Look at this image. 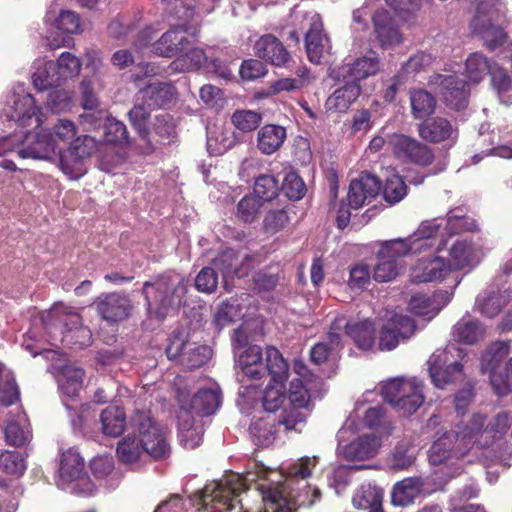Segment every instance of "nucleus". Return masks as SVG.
<instances>
[{
	"instance_id": "nucleus-1",
	"label": "nucleus",
	"mask_w": 512,
	"mask_h": 512,
	"mask_svg": "<svg viewBox=\"0 0 512 512\" xmlns=\"http://www.w3.org/2000/svg\"><path fill=\"white\" fill-rule=\"evenodd\" d=\"M318 462L317 457H302L292 463L286 470L283 482L256 484L255 497L246 493L249 482L256 481L255 475L232 473L220 481L206 484L194 493V501L204 510L211 512H229L239 504L240 512H293L297 506L305 505L301 495L293 490L296 480H305L312 474Z\"/></svg>"
},
{
	"instance_id": "nucleus-2",
	"label": "nucleus",
	"mask_w": 512,
	"mask_h": 512,
	"mask_svg": "<svg viewBox=\"0 0 512 512\" xmlns=\"http://www.w3.org/2000/svg\"><path fill=\"white\" fill-rule=\"evenodd\" d=\"M486 417L475 414L464 429L455 434H445L443 438L435 441L431 447L433 462H442L444 459L459 458L466 455L474 446L488 448L497 439L495 434L485 426Z\"/></svg>"
},
{
	"instance_id": "nucleus-3",
	"label": "nucleus",
	"mask_w": 512,
	"mask_h": 512,
	"mask_svg": "<svg viewBox=\"0 0 512 512\" xmlns=\"http://www.w3.org/2000/svg\"><path fill=\"white\" fill-rule=\"evenodd\" d=\"M187 293L184 279L176 273L167 272L143 284L142 294L151 317L164 320L169 312L178 308Z\"/></svg>"
},
{
	"instance_id": "nucleus-4",
	"label": "nucleus",
	"mask_w": 512,
	"mask_h": 512,
	"mask_svg": "<svg viewBox=\"0 0 512 512\" xmlns=\"http://www.w3.org/2000/svg\"><path fill=\"white\" fill-rule=\"evenodd\" d=\"M242 372L250 379L258 380L266 375L276 383L286 382L289 366L280 351L275 347H268L263 358L260 346H249L239 357Z\"/></svg>"
},
{
	"instance_id": "nucleus-5",
	"label": "nucleus",
	"mask_w": 512,
	"mask_h": 512,
	"mask_svg": "<svg viewBox=\"0 0 512 512\" xmlns=\"http://www.w3.org/2000/svg\"><path fill=\"white\" fill-rule=\"evenodd\" d=\"M466 352L454 344L444 349H437L427 361L428 372L432 383L439 389H445L464 376V360Z\"/></svg>"
},
{
	"instance_id": "nucleus-6",
	"label": "nucleus",
	"mask_w": 512,
	"mask_h": 512,
	"mask_svg": "<svg viewBox=\"0 0 512 512\" xmlns=\"http://www.w3.org/2000/svg\"><path fill=\"white\" fill-rule=\"evenodd\" d=\"M424 384L416 377H396L381 389L383 399L404 416L414 414L424 403Z\"/></svg>"
},
{
	"instance_id": "nucleus-7",
	"label": "nucleus",
	"mask_w": 512,
	"mask_h": 512,
	"mask_svg": "<svg viewBox=\"0 0 512 512\" xmlns=\"http://www.w3.org/2000/svg\"><path fill=\"white\" fill-rule=\"evenodd\" d=\"M133 433L138 434L145 452L155 460L165 459L171 448L167 432L154 420L150 411L136 410L130 420Z\"/></svg>"
},
{
	"instance_id": "nucleus-8",
	"label": "nucleus",
	"mask_w": 512,
	"mask_h": 512,
	"mask_svg": "<svg viewBox=\"0 0 512 512\" xmlns=\"http://www.w3.org/2000/svg\"><path fill=\"white\" fill-rule=\"evenodd\" d=\"M388 147L399 160L419 166H429L434 161V152L427 145L404 134H394L388 140Z\"/></svg>"
},
{
	"instance_id": "nucleus-9",
	"label": "nucleus",
	"mask_w": 512,
	"mask_h": 512,
	"mask_svg": "<svg viewBox=\"0 0 512 512\" xmlns=\"http://www.w3.org/2000/svg\"><path fill=\"white\" fill-rule=\"evenodd\" d=\"M99 317L109 323H118L128 319L133 312V304L124 292L101 293L93 302Z\"/></svg>"
},
{
	"instance_id": "nucleus-10",
	"label": "nucleus",
	"mask_w": 512,
	"mask_h": 512,
	"mask_svg": "<svg viewBox=\"0 0 512 512\" xmlns=\"http://www.w3.org/2000/svg\"><path fill=\"white\" fill-rule=\"evenodd\" d=\"M134 45L143 53L171 58L187 49L186 37L177 38V34H162L153 41V34H137Z\"/></svg>"
},
{
	"instance_id": "nucleus-11",
	"label": "nucleus",
	"mask_w": 512,
	"mask_h": 512,
	"mask_svg": "<svg viewBox=\"0 0 512 512\" xmlns=\"http://www.w3.org/2000/svg\"><path fill=\"white\" fill-rule=\"evenodd\" d=\"M371 56H361L344 62L332 70L331 76L335 80H350L361 84L362 80L375 76L380 71V59L371 50Z\"/></svg>"
},
{
	"instance_id": "nucleus-12",
	"label": "nucleus",
	"mask_w": 512,
	"mask_h": 512,
	"mask_svg": "<svg viewBox=\"0 0 512 512\" xmlns=\"http://www.w3.org/2000/svg\"><path fill=\"white\" fill-rule=\"evenodd\" d=\"M177 401L180 409L197 416H209L216 412L221 404V394L216 389H200L192 397L178 391Z\"/></svg>"
},
{
	"instance_id": "nucleus-13",
	"label": "nucleus",
	"mask_w": 512,
	"mask_h": 512,
	"mask_svg": "<svg viewBox=\"0 0 512 512\" xmlns=\"http://www.w3.org/2000/svg\"><path fill=\"white\" fill-rule=\"evenodd\" d=\"M344 316H337L330 324L325 338L315 343L310 351V361L315 365H321L334 358L343 348L341 331L343 330Z\"/></svg>"
},
{
	"instance_id": "nucleus-14",
	"label": "nucleus",
	"mask_w": 512,
	"mask_h": 512,
	"mask_svg": "<svg viewBox=\"0 0 512 512\" xmlns=\"http://www.w3.org/2000/svg\"><path fill=\"white\" fill-rule=\"evenodd\" d=\"M418 134L421 139L428 143H453L458 137V128L451 119L432 116L424 119L418 125Z\"/></svg>"
},
{
	"instance_id": "nucleus-15",
	"label": "nucleus",
	"mask_w": 512,
	"mask_h": 512,
	"mask_svg": "<svg viewBox=\"0 0 512 512\" xmlns=\"http://www.w3.org/2000/svg\"><path fill=\"white\" fill-rule=\"evenodd\" d=\"M416 330L415 321L409 316L395 315L381 328L379 335L380 350H393L400 340L409 339Z\"/></svg>"
},
{
	"instance_id": "nucleus-16",
	"label": "nucleus",
	"mask_w": 512,
	"mask_h": 512,
	"mask_svg": "<svg viewBox=\"0 0 512 512\" xmlns=\"http://www.w3.org/2000/svg\"><path fill=\"white\" fill-rule=\"evenodd\" d=\"M445 104L456 111L464 109L468 104L470 88L468 83L458 75H437Z\"/></svg>"
},
{
	"instance_id": "nucleus-17",
	"label": "nucleus",
	"mask_w": 512,
	"mask_h": 512,
	"mask_svg": "<svg viewBox=\"0 0 512 512\" xmlns=\"http://www.w3.org/2000/svg\"><path fill=\"white\" fill-rule=\"evenodd\" d=\"M381 183L369 172H362L357 179L351 181L348 191L349 206L358 209L371 203L379 194Z\"/></svg>"
},
{
	"instance_id": "nucleus-18",
	"label": "nucleus",
	"mask_w": 512,
	"mask_h": 512,
	"mask_svg": "<svg viewBox=\"0 0 512 512\" xmlns=\"http://www.w3.org/2000/svg\"><path fill=\"white\" fill-rule=\"evenodd\" d=\"M449 273V267L444 258L422 257L411 268L410 279L416 284L428 283L443 280Z\"/></svg>"
},
{
	"instance_id": "nucleus-19",
	"label": "nucleus",
	"mask_w": 512,
	"mask_h": 512,
	"mask_svg": "<svg viewBox=\"0 0 512 512\" xmlns=\"http://www.w3.org/2000/svg\"><path fill=\"white\" fill-rule=\"evenodd\" d=\"M14 113L12 117L18 123V126L25 128V141L31 135L28 128L38 129L42 124L41 108L36 105L35 98L31 94H26L19 97L14 102Z\"/></svg>"
},
{
	"instance_id": "nucleus-20",
	"label": "nucleus",
	"mask_w": 512,
	"mask_h": 512,
	"mask_svg": "<svg viewBox=\"0 0 512 512\" xmlns=\"http://www.w3.org/2000/svg\"><path fill=\"white\" fill-rule=\"evenodd\" d=\"M151 111L142 102L141 104L134 105L128 112L129 121L140 138L141 144L139 149L143 155H151L155 152V145L148 126Z\"/></svg>"
},
{
	"instance_id": "nucleus-21",
	"label": "nucleus",
	"mask_w": 512,
	"mask_h": 512,
	"mask_svg": "<svg viewBox=\"0 0 512 512\" xmlns=\"http://www.w3.org/2000/svg\"><path fill=\"white\" fill-rule=\"evenodd\" d=\"M254 50L258 58L274 66H286L291 59L288 50L274 34H263L256 41Z\"/></svg>"
},
{
	"instance_id": "nucleus-22",
	"label": "nucleus",
	"mask_w": 512,
	"mask_h": 512,
	"mask_svg": "<svg viewBox=\"0 0 512 512\" xmlns=\"http://www.w3.org/2000/svg\"><path fill=\"white\" fill-rule=\"evenodd\" d=\"M139 94L149 110H157L169 107L177 97V90L171 83L156 82L146 85Z\"/></svg>"
},
{
	"instance_id": "nucleus-23",
	"label": "nucleus",
	"mask_w": 512,
	"mask_h": 512,
	"mask_svg": "<svg viewBox=\"0 0 512 512\" xmlns=\"http://www.w3.org/2000/svg\"><path fill=\"white\" fill-rule=\"evenodd\" d=\"M343 329L359 349L371 350L373 348L376 340V329L373 321L366 319L350 322L346 321L344 317Z\"/></svg>"
},
{
	"instance_id": "nucleus-24",
	"label": "nucleus",
	"mask_w": 512,
	"mask_h": 512,
	"mask_svg": "<svg viewBox=\"0 0 512 512\" xmlns=\"http://www.w3.org/2000/svg\"><path fill=\"white\" fill-rule=\"evenodd\" d=\"M344 85L337 88L327 99L326 106L329 110L336 112H346L350 106L358 99L362 92L361 84L351 82L350 80H337Z\"/></svg>"
},
{
	"instance_id": "nucleus-25",
	"label": "nucleus",
	"mask_w": 512,
	"mask_h": 512,
	"mask_svg": "<svg viewBox=\"0 0 512 512\" xmlns=\"http://www.w3.org/2000/svg\"><path fill=\"white\" fill-rule=\"evenodd\" d=\"M287 138L286 128L281 125L267 124L257 133V148L264 155L277 152Z\"/></svg>"
},
{
	"instance_id": "nucleus-26",
	"label": "nucleus",
	"mask_w": 512,
	"mask_h": 512,
	"mask_svg": "<svg viewBox=\"0 0 512 512\" xmlns=\"http://www.w3.org/2000/svg\"><path fill=\"white\" fill-rule=\"evenodd\" d=\"M57 323L60 325L61 333L62 331H69L71 328L74 330L78 329V327L84 326L81 315L75 312L73 308L67 307L63 304L54 305L44 319L46 328L56 326Z\"/></svg>"
},
{
	"instance_id": "nucleus-27",
	"label": "nucleus",
	"mask_w": 512,
	"mask_h": 512,
	"mask_svg": "<svg viewBox=\"0 0 512 512\" xmlns=\"http://www.w3.org/2000/svg\"><path fill=\"white\" fill-rule=\"evenodd\" d=\"M276 414H267L255 420L249 427L253 443L258 447H268L278 432Z\"/></svg>"
},
{
	"instance_id": "nucleus-28",
	"label": "nucleus",
	"mask_w": 512,
	"mask_h": 512,
	"mask_svg": "<svg viewBox=\"0 0 512 512\" xmlns=\"http://www.w3.org/2000/svg\"><path fill=\"white\" fill-rule=\"evenodd\" d=\"M378 246L379 249L376 251L377 259L400 261L401 258L410 254H418L416 247L413 246V242H410L408 237L380 241Z\"/></svg>"
},
{
	"instance_id": "nucleus-29",
	"label": "nucleus",
	"mask_w": 512,
	"mask_h": 512,
	"mask_svg": "<svg viewBox=\"0 0 512 512\" xmlns=\"http://www.w3.org/2000/svg\"><path fill=\"white\" fill-rule=\"evenodd\" d=\"M155 151L161 145L170 144L176 138V125L170 114H159L155 117L150 129Z\"/></svg>"
},
{
	"instance_id": "nucleus-30",
	"label": "nucleus",
	"mask_w": 512,
	"mask_h": 512,
	"mask_svg": "<svg viewBox=\"0 0 512 512\" xmlns=\"http://www.w3.org/2000/svg\"><path fill=\"white\" fill-rule=\"evenodd\" d=\"M383 491L376 486L362 485L353 496V505L369 512H384L382 509Z\"/></svg>"
},
{
	"instance_id": "nucleus-31",
	"label": "nucleus",
	"mask_w": 512,
	"mask_h": 512,
	"mask_svg": "<svg viewBox=\"0 0 512 512\" xmlns=\"http://www.w3.org/2000/svg\"><path fill=\"white\" fill-rule=\"evenodd\" d=\"M102 432L110 437L120 436L126 427V414L122 407L110 406L100 415Z\"/></svg>"
},
{
	"instance_id": "nucleus-32",
	"label": "nucleus",
	"mask_w": 512,
	"mask_h": 512,
	"mask_svg": "<svg viewBox=\"0 0 512 512\" xmlns=\"http://www.w3.org/2000/svg\"><path fill=\"white\" fill-rule=\"evenodd\" d=\"M440 226L441 224L437 222V219L425 220L421 222L412 235L408 236L410 242H413V246L416 247L418 254L433 247Z\"/></svg>"
},
{
	"instance_id": "nucleus-33",
	"label": "nucleus",
	"mask_w": 512,
	"mask_h": 512,
	"mask_svg": "<svg viewBox=\"0 0 512 512\" xmlns=\"http://www.w3.org/2000/svg\"><path fill=\"white\" fill-rule=\"evenodd\" d=\"M380 447V439L375 435H362L346 446L347 456L353 460L372 458Z\"/></svg>"
},
{
	"instance_id": "nucleus-34",
	"label": "nucleus",
	"mask_w": 512,
	"mask_h": 512,
	"mask_svg": "<svg viewBox=\"0 0 512 512\" xmlns=\"http://www.w3.org/2000/svg\"><path fill=\"white\" fill-rule=\"evenodd\" d=\"M84 470V461L78 452L69 449L62 453L59 475L64 482H73L78 480Z\"/></svg>"
},
{
	"instance_id": "nucleus-35",
	"label": "nucleus",
	"mask_w": 512,
	"mask_h": 512,
	"mask_svg": "<svg viewBox=\"0 0 512 512\" xmlns=\"http://www.w3.org/2000/svg\"><path fill=\"white\" fill-rule=\"evenodd\" d=\"M421 481L418 478H405L396 483L392 490L391 500L394 505L407 506L413 503L420 492Z\"/></svg>"
},
{
	"instance_id": "nucleus-36",
	"label": "nucleus",
	"mask_w": 512,
	"mask_h": 512,
	"mask_svg": "<svg viewBox=\"0 0 512 512\" xmlns=\"http://www.w3.org/2000/svg\"><path fill=\"white\" fill-rule=\"evenodd\" d=\"M49 68L56 74L60 84L77 76L81 70L80 60L70 52L62 53L56 62H48Z\"/></svg>"
},
{
	"instance_id": "nucleus-37",
	"label": "nucleus",
	"mask_w": 512,
	"mask_h": 512,
	"mask_svg": "<svg viewBox=\"0 0 512 512\" xmlns=\"http://www.w3.org/2000/svg\"><path fill=\"white\" fill-rule=\"evenodd\" d=\"M305 47L310 62L320 64L332 46L327 34H305Z\"/></svg>"
},
{
	"instance_id": "nucleus-38",
	"label": "nucleus",
	"mask_w": 512,
	"mask_h": 512,
	"mask_svg": "<svg viewBox=\"0 0 512 512\" xmlns=\"http://www.w3.org/2000/svg\"><path fill=\"white\" fill-rule=\"evenodd\" d=\"M473 245L466 240H457L449 251V260L446 261L449 272L459 271L468 266L473 258Z\"/></svg>"
},
{
	"instance_id": "nucleus-39",
	"label": "nucleus",
	"mask_w": 512,
	"mask_h": 512,
	"mask_svg": "<svg viewBox=\"0 0 512 512\" xmlns=\"http://www.w3.org/2000/svg\"><path fill=\"white\" fill-rule=\"evenodd\" d=\"M445 230L449 235L474 232L477 230V224L474 219L467 216L463 208L457 207L447 213Z\"/></svg>"
},
{
	"instance_id": "nucleus-40",
	"label": "nucleus",
	"mask_w": 512,
	"mask_h": 512,
	"mask_svg": "<svg viewBox=\"0 0 512 512\" xmlns=\"http://www.w3.org/2000/svg\"><path fill=\"white\" fill-rule=\"evenodd\" d=\"M145 452L140 439L134 434L126 435L118 442L116 454L119 461L123 464H132L137 462Z\"/></svg>"
},
{
	"instance_id": "nucleus-41",
	"label": "nucleus",
	"mask_w": 512,
	"mask_h": 512,
	"mask_svg": "<svg viewBox=\"0 0 512 512\" xmlns=\"http://www.w3.org/2000/svg\"><path fill=\"white\" fill-rule=\"evenodd\" d=\"M412 114L416 119L428 118L435 111L436 99L426 90L415 89L410 92Z\"/></svg>"
},
{
	"instance_id": "nucleus-42",
	"label": "nucleus",
	"mask_w": 512,
	"mask_h": 512,
	"mask_svg": "<svg viewBox=\"0 0 512 512\" xmlns=\"http://www.w3.org/2000/svg\"><path fill=\"white\" fill-rule=\"evenodd\" d=\"M484 328L477 320L458 321L453 330L454 340L464 344H474L483 338Z\"/></svg>"
},
{
	"instance_id": "nucleus-43",
	"label": "nucleus",
	"mask_w": 512,
	"mask_h": 512,
	"mask_svg": "<svg viewBox=\"0 0 512 512\" xmlns=\"http://www.w3.org/2000/svg\"><path fill=\"white\" fill-rule=\"evenodd\" d=\"M35 141L19 151L22 158H47L55 150V140L50 134L35 133Z\"/></svg>"
},
{
	"instance_id": "nucleus-44",
	"label": "nucleus",
	"mask_w": 512,
	"mask_h": 512,
	"mask_svg": "<svg viewBox=\"0 0 512 512\" xmlns=\"http://www.w3.org/2000/svg\"><path fill=\"white\" fill-rule=\"evenodd\" d=\"M509 353L508 341H496L488 346L481 357V371L483 373L496 370L502 360Z\"/></svg>"
},
{
	"instance_id": "nucleus-45",
	"label": "nucleus",
	"mask_w": 512,
	"mask_h": 512,
	"mask_svg": "<svg viewBox=\"0 0 512 512\" xmlns=\"http://www.w3.org/2000/svg\"><path fill=\"white\" fill-rule=\"evenodd\" d=\"M85 372L81 368L64 367L59 380V387L62 392L70 398L76 397L83 384Z\"/></svg>"
},
{
	"instance_id": "nucleus-46",
	"label": "nucleus",
	"mask_w": 512,
	"mask_h": 512,
	"mask_svg": "<svg viewBox=\"0 0 512 512\" xmlns=\"http://www.w3.org/2000/svg\"><path fill=\"white\" fill-rule=\"evenodd\" d=\"M492 66L487 57L480 53H472L466 60V74L470 81L479 83L486 74H490Z\"/></svg>"
},
{
	"instance_id": "nucleus-47",
	"label": "nucleus",
	"mask_w": 512,
	"mask_h": 512,
	"mask_svg": "<svg viewBox=\"0 0 512 512\" xmlns=\"http://www.w3.org/2000/svg\"><path fill=\"white\" fill-rule=\"evenodd\" d=\"M490 77L491 85L497 92L501 102L505 104L512 103L511 96H508L507 100L504 99L506 94L512 90V78L508 74L507 70L494 63L490 72Z\"/></svg>"
},
{
	"instance_id": "nucleus-48",
	"label": "nucleus",
	"mask_w": 512,
	"mask_h": 512,
	"mask_svg": "<svg viewBox=\"0 0 512 512\" xmlns=\"http://www.w3.org/2000/svg\"><path fill=\"white\" fill-rule=\"evenodd\" d=\"M281 191L279 181L274 175L264 174L256 178L254 183V195L262 201H271Z\"/></svg>"
},
{
	"instance_id": "nucleus-49",
	"label": "nucleus",
	"mask_w": 512,
	"mask_h": 512,
	"mask_svg": "<svg viewBox=\"0 0 512 512\" xmlns=\"http://www.w3.org/2000/svg\"><path fill=\"white\" fill-rule=\"evenodd\" d=\"M263 201L256 195L244 196L237 205V218L244 223L254 222L260 213Z\"/></svg>"
},
{
	"instance_id": "nucleus-50",
	"label": "nucleus",
	"mask_w": 512,
	"mask_h": 512,
	"mask_svg": "<svg viewBox=\"0 0 512 512\" xmlns=\"http://www.w3.org/2000/svg\"><path fill=\"white\" fill-rule=\"evenodd\" d=\"M281 191L290 200H300L304 197L307 189L301 176L293 169L286 172Z\"/></svg>"
},
{
	"instance_id": "nucleus-51",
	"label": "nucleus",
	"mask_w": 512,
	"mask_h": 512,
	"mask_svg": "<svg viewBox=\"0 0 512 512\" xmlns=\"http://www.w3.org/2000/svg\"><path fill=\"white\" fill-rule=\"evenodd\" d=\"M104 141L114 145L129 144V134L126 125L115 119L107 118L104 124Z\"/></svg>"
},
{
	"instance_id": "nucleus-52",
	"label": "nucleus",
	"mask_w": 512,
	"mask_h": 512,
	"mask_svg": "<svg viewBox=\"0 0 512 512\" xmlns=\"http://www.w3.org/2000/svg\"><path fill=\"white\" fill-rule=\"evenodd\" d=\"M231 122L239 131L248 133L259 127L262 114L252 110H236L231 116Z\"/></svg>"
},
{
	"instance_id": "nucleus-53",
	"label": "nucleus",
	"mask_w": 512,
	"mask_h": 512,
	"mask_svg": "<svg viewBox=\"0 0 512 512\" xmlns=\"http://www.w3.org/2000/svg\"><path fill=\"white\" fill-rule=\"evenodd\" d=\"M284 383L280 384L270 381V384L267 386L262 398V405L267 414H275L282 406L285 399L283 393Z\"/></svg>"
},
{
	"instance_id": "nucleus-54",
	"label": "nucleus",
	"mask_w": 512,
	"mask_h": 512,
	"mask_svg": "<svg viewBox=\"0 0 512 512\" xmlns=\"http://www.w3.org/2000/svg\"><path fill=\"white\" fill-rule=\"evenodd\" d=\"M383 198L389 204L400 202L407 194V186L399 175L387 178L383 186Z\"/></svg>"
},
{
	"instance_id": "nucleus-55",
	"label": "nucleus",
	"mask_w": 512,
	"mask_h": 512,
	"mask_svg": "<svg viewBox=\"0 0 512 512\" xmlns=\"http://www.w3.org/2000/svg\"><path fill=\"white\" fill-rule=\"evenodd\" d=\"M186 47V50L177 55L179 58L174 64L177 66L181 64V69L183 70L199 69L206 60L204 51L201 48L193 47L189 41Z\"/></svg>"
},
{
	"instance_id": "nucleus-56",
	"label": "nucleus",
	"mask_w": 512,
	"mask_h": 512,
	"mask_svg": "<svg viewBox=\"0 0 512 512\" xmlns=\"http://www.w3.org/2000/svg\"><path fill=\"white\" fill-rule=\"evenodd\" d=\"M238 253L232 248H227L218 253L213 259V266L220 270L224 276L236 274L240 276V271L237 267Z\"/></svg>"
},
{
	"instance_id": "nucleus-57",
	"label": "nucleus",
	"mask_w": 512,
	"mask_h": 512,
	"mask_svg": "<svg viewBox=\"0 0 512 512\" xmlns=\"http://www.w3.org/2000/svg\"><path fill=\"white\" fill-rule=\"evenodd\" d=\"M0 469L9 475L21 476L25 469V459L20 452L5 451L0 455Z\"/></svg>"
},
{
	"instance_id": "nucleus-58",
	"label": "nucleus",
	"mask_w": 512,
	"mask_h": 512,
	"mask_svg": "<svg viewBox=\"0 0 512 512\" xmlns=\"http://www.w3.org/2000/svg\"><path fill=\"white\" fill-rule=\"evenodd\" d=\"M62 342L73 349H83L92 344V332L87 326L62 331Z\"/></svg>"
},
{
	"instance_id": "nucleus-59",
	"label": "nucleus",
	"mask_w": 512,
	"mask_h": 512,
	"mask_svg": "<svg viewBox=\"0 0 512 512\" xmlns=\"http://www.w3.org/2000/svg\"><path fill=\"white\" fill-rule=\"evenodd\" d=\"M378 262L374 266L373 279L379 283L390 282L394 280L400 269L402 268L401 261H394L392 259H377Z\"/></svg>"
},
{
	"instance_id": "nucleus-60",
	"label": "nucleus",
	"mask_w": 512,
	"mask_h": 512,
	"mask_svg": "<svg viewBox=\"0 0 512 512\" xmlns=\"http://www.w3.org/2000/svg\"><path fill=\"white\" fill-rule=\"evenodd\" d=\"M316 384H306L302 380L293 379L288 390V399L295 407H306L310 401V389Z\"/></svg>"
},
{
	"instance_id": "nucleus-61",
	"label": "nucleus",
	"mask_w": 512,
	"mask_h": 512,
	"mask_svg": "<svg viewBox=\"0 0 512 512\" xmlns=\"http://www.w3.org/2000/svg\"><path fill=\"white\" fill-rule=\"evenodd\" d=\"M289 222V215L284 208L270 210L263 219V230L265 233L273 235L283 230Z\"/></svg>"
},
{
	"instance_id": "nucleus-62",
	"label": "nucleus",
	"mask_w": 512,
	"mask_h": 512,
	"mask_svg": "<svg viewBox=\"0 0 512 512\" xmlns=\"http://www.w3.org/2000/svg\"><path fill=\"white\" fill-rule=\"evenodd\" d=\"M412 450L413 447L410 443H398L392 452V467L397 470H404L410 467L415 461V455Z\"/></svg>"
},
{
	"instance_id": "nucleus-63",
	"label": "nucleus",
	"mask_w": 512,
	"mask_h": 512,
	"mask_svg": "<svg viewBox=\"0 0 512 512\" xmlns=\"http://www.w3.org/2000/svg\"><path fill=\"white\" fill-rule=\"evenodd\" d=\"M301 407H291L283 409L279 415H276L277 426L284 427V431H290L296 429L298 424L304 423L306 420V414L301 412Z\"/></svg>"
},
{
	"instance_id": "nucleus-64",
	"label": "nucleus",
	"mask_w": 512,
	"mask_h": 512,
	"mask_svg": "<svg viewBox=\"0 0 512 512\" xmlns=\"http://www.w3.org/2000/svg\"><path fill=\"white\" fill-rule=\"evenodd\" d=\"M70 153L77 159L90 157L97 150V141L89 135H82L73 140Z\"/></svg>"
}]
</instances>
